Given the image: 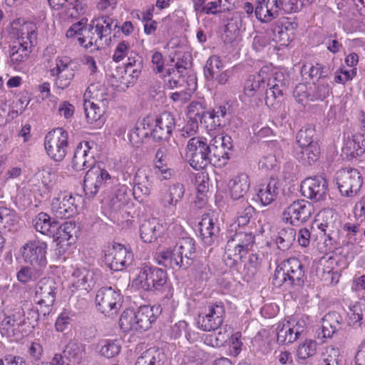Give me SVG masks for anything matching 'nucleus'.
<instances>
[{"instance_id": "nucleus-1", "label": "nucleus", "mask_w": 365, "mask_h": 365, "mask_svg": "<svg viewBox=\"0 0 365 365\" xmlns=\"http://www.w3.org/2000/svg\"><path fill=\"white\" fill-rule=\"evenodd\" d=\"M175 119L168 112L163 113L155 120V125H150L149 118L138 121L129 133V137H168L175 128Z\"/></svg>"}, {"instance_id": "nucleus-2", "label": "nucleus", "mask_w": 365, "mask_h": 365, "mask_svg": "<svg viewBox=\"0 0 365 365\" xmlns=\"http://www.w3.org/2000/svg\"><path fill=\"white\" fill-rule=\"evenodd\" d=\"M225 317L226 308L222 300L207 301L200 308L196 325L201 331H213L223 324Z\"/></svg>"}, {"instance_id": "nucleus-3", "label": "nucleus", "mask_w": 365, "mask_h": 365, "mask_svg": "<svg viewBox=\"0 0 365 365\" xmlns=\"http://www.w3.org/2000/svg\"><path fill=\"white\" fill-rule=\"evenodd\" d=\"M305 279L301 261L297 257H290L276 268L274 284L277 286L287 284L289 287H301Z\"/></svg>"}, {"instance_id": "nucleus-4", "label": "nucleus", "mask_w": 365, "mask_h": 365, "mask_svg": "<svg viewBox=\"0 0 365 365\" xmlns=\"http://www.w3.org/2000/svg\"><path fill=\"white\" fill-rule=\"evenodd\" d=\"M57 291L56 282L50 277L42 278L36 284L34 302L40 307V312L43 317L48 316L52 312Z\"/></svg>"}, {"instance_id": "nucleus-5", "label": "nucleus", "mask_w": 365, "mask_h": 365, "mask_svg": "<svg viewBox=\"0 0 365 365\" xmlns=\"http://www.w3.org/2000/svg\"><path fill=\"white\" fill-rule=\"evenodd\" d=\"M201 103L193 101L187 107V113L190 118H200L201 123L207 130H214L225 122L227 108L225 106L215 107L212 110L203 112Z\"/></svg>"}, {"instance_id": "nucleus-6", "label": "nucleus", "mask_w": 365, "mask_h": 365, "mask_svg": "<svg viewBox=\"0 0 365 365\" xmlns=\"http://www.w3.org/2000/svg\"><path fill=\"white\" fill-rule=\"evenodd\" d=\"M190 165L196 170L205 169L212 163L207 138H190L185 153Z\"/></svg>"}, {"instance_id": "nucleus-7", "label": "nucleus", "mask_w": 365, "mask_h": 365, "mask_svg": "<svg viewBox=\"0 0 365 365\" xmlns=\"http://www.w3.org/2000/svg\"><path fill=\"white\" fill-rule=\"evenodd\" d=\"M274 76V80L282 77V73L277 71L272 65H266L261 68L257 73L250 75L245 83L244 93L248 97H253L262 93L267 82L271 81V76Z\"/></svg>"}, {"instance_id": "nucleus-8", "label": "nucleus", "mask_w": 365, "mask_h": 365, "mask_svg": "<svg viewBox=\"0 0 365 365\" xmlns=\"http://www.w3.org/2000/svg\"><path fill=\"white\" fill-rule=\"evenodd\" d=\"M168 279L165 271L157 267H143L133 284L145 291H155L161 289Z\"/></svg>"}, {"instance_id": "nucleus-9", "label": "nucleus", "mask_w": 365, "mask_h": 365, "mask_svg": "<svg viewBox=\"0 0 365 365\" xmlns=\"http://www.w3.org/2000/svg\"><path fill=\"white\" fill-rule=\"evenodd\" d=\"M336 183L341 195L352 197L360 190L363 178L357 169L345 168L337 173Z\"/></svg>"}, {"instance_id": "nucleus-10", "label": "nucleus", "mask_w": 365, "mask_h": 365, "mask_svg": "<svg viewBox=\"0 0 365 365\" xmlns=\"http://www.w3.org/2000/svg\"><path fill=\"white\" fill-rule=\"evenodd\" d=\"M75 197L66 190H59L52 198L51 210L58 219H68L77 212Z\"/></svg>"}, {"instance_id": "nucleus-11", "label": "nucleus", "mask_w": 365, "mask_h": 365, "mask_svg": "<svg viewBox=\"0 0 365 365\" xmlns=\"http://www.w3.org/2000/svg\"><path fill=\"white\" fill-rule=\"evenodd\" d=\"M123 297L120 291L112 287L101 288L96 296V304L98 311L105 315L116 314L121 307Z\"/></svg>"}, {"instance_id": "nucleus-12", "label": "nucleus", "mask_w": 365, "mask_h": 365, "mask_svg": "<svg viewBox=\"0 0 365 365\" xmlns=\"http://www.w3.org/2000/svg\"><path fill=\"white\" fill-rule=\"evenodd\" d=\"M71 63L69 57L58 56L55 60V66L49 70L50 76L56 78L54 87L57 89L63 91L71 85L75 76Z\"/></svg>"}, {"instance_id": "nucleus-13", "label": "nucleus", "mask_w": 365, "mask_h": 365, "mask_svg": "<svg viewBox=\"0 0 365 365\" xmlns=\"http://www.w3.org/2000/svg\"><path fill=\"white\" fill-rule=\"evenodd\" d=\"M47 244L39 240L28 241L21 250V255L26 263L43 269L47 265Z\"/></svg>"}, {"instance_id": "nucleus-14", "label": "nucleus", "mask_w": 365, "mask_h": 365, "mask_svg": "<svg viewBox=\"0 0 365 365\" xmlns=\"http://www.w3.org/2000/svg\"><path fill=\"white\" fill-rule=\"evenodd\" d=\"M314 212L313 205L304 200H298L287 206L283 211V220L295 225L306 222Z\"/></svg>"}, {"instance_id": "nucleus-15", "label": "nucleus", "mask_w": 365, "mask_h": 365, "mask_svg": "<svg viewBox=\"0 0 365 365\" xmlns=\"http://www.w3.org/2000/svg\"><path fill=\"white\" fill-rule=\"evenodd\" d=\"M303 322L292 318L279 321L276 327L277 341L279 344H289L294 342L304 330Z\"/></svg>"}, {"instance_id": "nucleus-16", "label": "nucleus", "mask_w": 365, "mask_h": 365, "mask_svg": "<svg viewBox=\"0 0 365 365\" xmlns=\"http://www.w3.org/2000/svg\"><path fill=\"white\" fill-rule=\"evenodd\" d=\"M301 191L308 199L314 201L322 200L328 192V182L322 175L307 178L301 183Z\"/></svg>"}, {"instance_id": "nucleus-17", "label": "nucleus", "mask_w": 365, "mask_h": 365, "mask_svg": "<svg viewBox=\"0 0 365 365\" xmlns=\"http://www.w3.org/2000/svg\"><path fill=\"white\" fill-rule=\"evenodd\" d=\"M87 19L83 18L77 23L73 24L66 31L67 38H73L78 36L79 44L86 48L93 46L99 47L98 41L99 38L92 31V29H87Z\"/></svg>"}, {"instance_id": "nucleus-18", "label": "nucleus", "mask_w": 365, "mask_h": 365, "mask_svg": "<svg viewBox=\"0 0 365 365\" xmlns=\"http://www.w3.org/2000/svg\"><path fill=\"white\" fill-rule=\"evenodd\" d=\"M296 158L308 164L316 162L320 155V148L312 138H299L294 146Z\"/></svg>"}, {"instance_id": "nucleus-19", "label": "nucleus", "mask_w": 365, "mask_h": 365, "mask_svg": "<svg viewBox=\"0 0 365 365\" xmlns=\"http://www.w3.org/2000/svg\"><path fill=\"white\" fill-rule=\"evenodd\" d=\"M96 143L92 140L80 142L74 152L71 166L76 171L83 170L90 166L89 160L93 158V150L96 148Z\"/></svg>"}, {"instance_id": "nucleus-20", "label": "nucleus", "mask_w": 365, "mask_h": 365, "mask_svg": "<svg viewBox=\"0 0 365 365\" xmlns=\"http://www.w3.org/2000/svg\"><path fill=\"white\" fill-rule=\"evenodd\" d=\"M50 7L58 12L65 19H76L86 11V4L83 1L76 0L74 3L68 0H48Z\"/></svg>"}, {"instance_id": "nucleus-21", "label": "nucleus", "mask_w": 365, "mask_h": 365, "mask_svg": "<svg viewBox=\"0 0 365 365\" xmlns=\"http://www.w3.org/2000/svg\"><path fill=\"white\" fill-rule=\"evenodd\" d=\"M131 256V253L123 245L114 244L105 255V262L110 269L121 271L125 269Z\"/></svg>"}, {"instance_id": "nucleus-22", "label": "nucleus", "mask_w": 365, "mask_h": 365, "mask_svg": "<svg viewBox=\"0 0 365 365\" xmlns=\"http://www.w3.org/2000/svg\"><path fill=\"white\" fill-rule=\"evenodd\" d=\"M232 138H212L209 145V155L215 166L226 164L229 159V152L232 145L230 140Z\"/></svg>"}, {"instance_id": "nucleus-23", "label": "nucleus", "mask_w": 365, "mask_h": 365, "mask_svg": "<svg viewBox=\"0 0 365 365\" xmlns=\"http://www.w3.org/2000/svg\"><path fill=\"white\" fill-rule=\"evenodd\" d=\"M217 222V218L210 213L204 214L199 222L200 236L207 246L212 245L218 237L220 227Z\"/></svg>"}, {"instance_id": "nucleus-24", "label": "nucleus", "mask_w": 365, "mask_h": 365, "mask_svg": "<svg viewBox=\"0 0 365 365\" xmlns=\"http://www.w3.org/2000/svg\"><path fill=\"white\" fill-rule=\"evenodd\" d=\"M110 178V176L106 170L99 168H91L84 177V190L87 194L94 195L103 183Z\"/></svg>"}, {"instance_id": "nucleus-25", "label": "nucleus", "mask_w": 365, "mask_h": 365, "mask_svg": "<svg viewBox=\"0 0 365 365\" xmlns=\"http://www.w3.org/2000/svg\"><path fill=\"white\" fill-rule=\"evenodd\" d=\"M69 284L72 292L85 290L88 292L95 285L93 273L84 267L77 268L70 277Z\"/></svg>"}, {"instance_id": "nucleus-26", "label": "nucleus", "mask_w": 365, "mask_h": 365, "mask_svg": "<svg viewBox=\"0 0 365 365\" xmlns=\"http://www.w3.org/2000/svg\"><path fill=\"white\" fill-rule=\"evenodd\" d=\"M11 33L16 36L18 41H28V44L31 46L36 37V26L32 22L17 19L11 24Z\"/></svg>"}, {"instance_id": "nucleus-27", "label": "nucleus", "mask_w": 365, "mask_h": 365, "mask_svg": "<svg viewBox=\"0 0 365 365\" xmlns=\"http://www.w3.org/2000/svg\"><path fill=\"white\" fill-rule=\"evenodd\" d=\"M154 259L158 264L175 270H178L182 267H185L182 257L178 256L175 247L157 252Z\"/></svg>"}, {"instance_id": "nucleus-28", "label": "nucleus", "mask_w": 365, "mask_h": 365, "mask_svg": "<svg viewBox=\"0 0 365 365\" xmlns=\"http://www.w3.org/2000/svg\"><path fill=\"white\" fill-rule=\"evenodd\" d=\"M227 186L230 195L233 200L243 198L250 187V178L245 173H238L229 180Z\"/></svg>"}, {"instance_id": "nucleus-29", "label": "nucleus", "mask_w": 365, "mask_h": 365, "mask_svg": "<svg viewBox=\"0 0 365 365\" xmlns=\"http://www.w3.org/2000/svg\"><path fill=\"white\" fill-rule=\"evenodd\" d=\"M281 184L277 178H270L268 182L262 184L257 192V197L264 206L272 204L278 197Z\"/></svg>"}, {"instance_id": "nucleus-30", "label": "nucleus", "mask_w": 365, "mask_h": 365, "mask_svg": "<svg viewBox=\"0 0 365 365\" xmlns=\"http://www.w3.org/2000/svg\"><path fill=\"white\" fill-rule=\"evenodd\" d=\"M184 195V185L180 182L173 183L161 192L160 203L164 207H175Z\"/></svg>"}, {"instance_id": "nucleus-31", "label": "nucleus", "mask_w": 365, "mask_h": 365, "mask_svg": "<svg viewBox=\"0 0 365 365\" xmlns=\"http://www.w3.org/2000/svg\"><path fill=\"white\" fill-rule=\"evenodd\" d=\"M44 146L48 155L55 161L63 160L67 153V138H46Z\"/></svg>"}, {"instance_id": "nucleus-32", "label": "nucleus", "mask_w": 365, "mask_h": 365, "mask_svg": "<svg viewBox=\"0 0 365 365\" xmlns=\"http://www.w3.org/2000/svg\"><path fill=\"white\" fill-rule=\"evenodd\" d=\"M175 252L178 256L182 257L185 267L190 265L196 257V244L194 239L191 237H184L179 240L178 243L175 246Z\"/></svg>"}, {"instance_id": "nucleus-33", "label": "nucleus", "mask_w": 365, "mask_h": 365, "mask_svg": "<svg viewBox=\"0 0 365 365\" xmlns=\"http://www.w3.org/2000/svg\"><path fill=\"white\" fill-rule=\"evenodd\" d=\"M246 255L243 249H241V246L232 237L229 238L224 255L226 264L229 267H234L240 262Z\"/></svg>"}, {"instance_id": "nucleus-34", "label": "nucleus", "mask_w": 365, "mask_h": 365, "mask_svg": "<svg viewBox=\"0 0 365 365\" xmlns=\"http://www.w3.org/2000/svg\"><path fill=\"white\" fill-rule=\"evenodd\" d=\"M342 317L336 312H330L322 319V332L323 337L331 338L341 329Z\"/></svg>"}, {"instance_id": "nucleus-35", "label": "nucleus", "mask_w": 365, "mask_h": 365, "mask_svg": "<svg viewBox=\"0 0 365 365\" xmlns=\"http://www.w3.org/2000/svg\"><path fill=\"white\" fill-rule=\"evenodd\" d=\"M162 229V225L156 220H145L140 227V238L145 243H151L160 235Z\"/></svg>"}, {"instance_id": "nucleus-36", "label": "nucleus", "mask_w": 365, "mask_h": 365, "mask_svg": "<svg viewBox=\"0 0 365 365\" xmlns=\"http://www.w3.org/2000/svg\"><path fill=\"white\" fill-rule=\"evenodd\" d=\"M114 20L108 16H102L93 19L90 27L94 29L98 38L99 41H102L103 38H107L111 34V31L113 27H116V25H113Z\"/></svg>"}, {"instance_id": "nucleus-37", "label": "nucleus", "mask_w": 365, "mask_h": 365, "mask_svg": "<svg viewBox=\"0 0 365 365\" xmlns=\"http://www.w3.org/2000/svg\"><path fill=\"white\" fill-rule=\"evenodd\" d=\"M30 53L28 41H18L11 48L10 61L12 66L15 68L20 67L29 58Z\"/></svg>"}, {"instance_id": "nucleus-38", "label": "nucleus", "mask_w": 365, "mask_h": 365, "mask_svg": "<svg viewBox=\"0 0 365 365\" xmlns=\"http://www.w3.org/2000/svg\"><path fill=\"white\" fill-rule=\"evenodd\" d=\"M165 355L160 349L152 347L138 357L135 364L137 365H164Z\"/></svg>"}, {"instance_id": "nucleus-39", "label": "nucleus", "mask_w": 365, "mask_h": 365, "mask_svg": "<svg viewBox=\"0 0 365 365\" xmlns=\"http://www.w3.org/2000/svg\"><path fill=\"white\" fill-rule=\"evenodd\" d=\"M36 230L50 237H55L56 223L51 222L50 216L46 212H40L34 220Z\"/></svg>"}, {"instance_id": "nucleus-40", "label": "nucleus", "mask_w": 365, "mask_h": 365, "mask_svg": "<svg viewBox=\"0 0 365 365\" xmlns=\"http://www.w3.org/2000/svg\"><path fill=\"white\" fill-rule=\"evenodd\" d=\"M154 309V307L145 305L140 307L137 312H135L140 331L148 330L152 323L155 322L157 316Z\"/></svg>"}, {"instance_id": "nucleus-41", "label": "nucleus", "mask_w": 365, "mask_h": 365, "mask_svg": "<svg viewBox=\"0 0 365 365\" xmlns=\"http://www.w3.org/2000/svg\"><path fill=\"white\" fill-rule=\"evenodd\" d=\"M76 224L72 222H65L61 224L55 230V239L62 243L68 242L67 245H69L75 242L73 235L76 232Z\"/></svg>"}, {"instance_id": "nucleus-42", "label": "nucleus", "mask_w": 365, "mask_h": 365, "mask_svg": "<svg viewBox=\"0 0 365 365\" xmlns=\"http://www.w3.org/2000/svg\"><path fill=\"white\" fill-rule=\"evenodd\" d=\"M295 237V230L292 227H285L279 230L274 241L278 249L284 251L290 248Z\"/></svg>"}, {"instance_id": "nucleus-43", "label": "nucleus", "mask_w": 365, "mask_h": 365, "mask_svg": "<svg viewBox=\"0 0 365 365\" xmlns=\"http://www.w3.org/2000/svg\"><path fill=\"white\" fill-rule=\"evenodd\" d=\"M342 151L352 158L362 155L365 152V138H344Z\"/></svg>"}, {"instance_id": "nucleus-44", "label": "nucleus", "mask_w": 365, "mask_h": 365, "mask_svg": "<svg viewBox=\"0 0 365 365\" xmlns=\"http://www.w3.org/2000/svg\"><path fill=\"white\" fill-rule=\"evenodd\" d=\"M107 97V88L100 82L90 84L84 93V100H95L98 102H103Z\"/></svg>"}, {"instance_id": "nucleus-45", "label": "nucleus", "mask_w": 365, "mask_h": 365, "mask_svg": "<svg viewBox=\"0 0 365 365\" xmlns=\"http://www.w3.org/2000/svg\"><path fill=\"white\" fill-rule=\"evenodd\" d=\"M83 107L87 123L91 125L93 124L99 125L101 123V117L103 116V111L101 108L96 103L89 100H84Z\"/></svg>"}, {"instance_id": "nucleus-46", "label": "nucleus", "mask_w": 365, "mask_h": 365, "mask_svg": "<svg viewBox=\"0 0 365 365\" xmlns=\"http://www.w3.org/2000/svg\"><path fill=\"white\" fill-rule=\"evenodd\" d=\"M119 326L123 332L140 331L135 312L132 309L123 312L119 319Z\"/></svg>"}, {"instance_id": "nucleus-47", "label": "nucleus", "mask_w": 365, "mask_h": 365, "mask_svg": "<svg viewBox=\"0 0 365 365\" xmlns=\"http://www.w3.org/2000/svg\"><path fill=\"white\" fill-rule=\"evenodd\" d=\"M101 356L108 359L113 358L120 352L121 346L117 340L104 339L98 344Z\"/></svg>"}, {"instance_id": "nucleus-48", "label": "nucleus", "mask_w": 365, "mask_h": 365, "mask_svg": "<svg viewBox=\"0 0 365 365\" xmlns=\"http://www.w3.org/2000/svg\"><path fill=\"white\" fill-rule=\"evenodd\" d=\"M43 269L38 267L25 266L19 269L16 274V277L20 282L26 284L39 278L43 274Z\"/></svg>"}, {"instance_id": "nucleus-49", "label": "nucleus", "mask_w": 365, "mask_h": 365, "mask_svg": "<svg viewBox=\"0 0 365 365\" xmlns=\"http://www.w3.org/2000/svg\"><path fill=\"white\" fill-rule=\"evenodd\" d=\"M266 86H270L269 91H267L266 92L265 97L266 103H268L270 98L274 100L283 96V76L278 77L276 80H274V76H271V81L269 82H267Z\"/></svg>"}, {"instance_id": "nucleus-50", "label": "nucleus", "mask_w": 365, "mask_h": 365, "mask_svg": "<svg viewBox=\"0 0 365 365\" xmlns=\"http://www.w3.org/2000/svg\"><path fill=\"white\" fill-rule=\"evenodd\" d=\"M349 319L353 323H362L365 321V296L360 298L349 307Z\"/></svg>"}, {"instance_id": "nucleus-51", "label": "nucleus", "mask_w": 365, "mask_h": 365, "mask_svg": "<svg viewBox=\"0 0 365 365\" xmlns=\"http://www.w3.org/2000/svg\"><path fill=\"white\" fill-rule=\"evenodd\" d=\"M64 353L68 360L66 365H82L84 351L78 345L67 346Z\"/></svg>"}, {"instance_id": "nucleus-52", "label": "nucleus", "mask_w": 365, "mask_h": 365, "mask_svg": "<svg viewBox=\"0 0 365 365\" xmlns=\"http://www.w3.org/2000/svg\"><path fill=\"white\" fill-rule=\"evenodd\" d=\"M232 237L241 246L246 255L252 249L255 243V237L252 232H237Z\"/></svg>"}, {"instance_id": "nucleus-53", "label": "nucleus", "mask_w": 365, "mask_h": 365, "mask_svg": "<svg viewBox=\"0 0 365 365\" xmlns=\"http://www.w3.org/2000/svg\"><path fill=\"white\" fill-rule=\"evenodd\" d=\"M302 73L304 76L307 75L310 79H319L327 76V70L322 64L316 63L315 64L304 65L302 68Z\"/></svg>"}, {"instance_id": "nucleus-54", "label": "nucleus", "mask_w": 365, "mask_h": 365, "mask_svg": "<svg viewBox=\"0 0 365 365\" xmlns=\"http://www.w3.org/2000/svg\"><path fill=\"white\" fill-rule=\"evenodd\" d=\"M312 89L309 84L299 83L293 91V96L297 103L304 106L308 101H311Z\"/></svg>"}, {"instance_id": "nucleus-55", "label": "nucleus", "mask_w": 365, "mask_h": 365, "mask_svg": "<svg viewBox=\"0 0 365 365\" xmlns=\"http://www.w3.org/2000/svg\"><path fill=\"white\" fill-rule=\"evenodd\" d=\"M339 349L334 346H328L322 354L319 365H338Z\"/></svg>"}, {"instance_id": "nucleus-56", "label": "nucleus", "mask_w": 365, "mask_h": 365, "mask_svg": "<svg viewBox=\"0 0 365 365\" xmlns=\"http://www.w3.org/2000/svg\"><path fill=\"white\" fill-rule=\"evenodd\" d=\"M317 344L314 341L307 339L300 344L297 349V356L301 359H307L315 354Z\"/></svg>"}, {"instance_id": "nucleus-57", "label": "nucleus", "mask_w": 365, "mask_h": 365, "mask_svg": "<svg viewBox=\"0 0 365 365\" xmlns=\"http://www.w3.org/2000/svg\"><path fill=\"white\" fill-rule=\"evenodd\" d=\"M312 88L311 90L312 96L311 101H322L326 98L330 92V88L327 83L312 84L310 85Z\"/></svg>"}, {"instance_id": "nucleus-58", "label": "nucleus", "mask_w": 365, "mask_h": 365, "mask_svg": "<svg viewBox=\"0 0 365 365\" xmlns=\"http://www.w3.org/2000/svg\"><path fill=\"white\" fill-rule=\"evenodd\" d=\"M132 52L130 44L127 41H121L116 46L113 54V61L118 63L123 61Z\"/></svg>"}, {"instance_id": "nucleus-59", "label": "nucleus", "mask_w": 365, "mask_h": 365, "mask_svg": "<svg viewBox=\"0 0 365 365\" xmlns=\"http://www.w3.org/2000/svg\"><path fill=\"white\" fill-rule=\"evenodd\" d=\"M327 213L328 212L325 210L319 212L317 215L315 222L317 223L318 229L320 230L323 235L327 237V239L324 240V243L326 244V246H332L333 239L330 236L329 233H327L329 227V224L327 222H320L321 220H324V218L326 217Z\"/></svg>"}, {"instance_id": "nucleus-60", "label": "nucleus", "mask_w": 365, "mask_h": 365, "mask_svg": "<svg viewBox=\"0 0 365 365\" xmlns=\"http://www.w3.org/2000/svg\"><path fill=\"white\" fill-rule=\"evenodd\" d=\"M14 211L5 207H0V230L6 229L15 221Z\"/></svg>"}, {"instance_id": "nucleus-61", "label": "nucleus", "mask_w": 365, "mask_h": 365, "mask_svg": "<svg viewBox=\"0 0 365 365\" xmlns=\"http://www.w3.org/2000/svg\"><path fill=\"white\" fill-rule=\"evenodd\" d=\"M17 324L14 316H5L0 322V332L2 336H10Z\"/></svg>"}, {"instance_id": "nucleus-62", "label": "nucleus", "mask_w": 365, "mask_h": 365, "mask_svg": "<svg viewBox=\"0 0 365 365\" xmlns=\"http://www.w3.org/2000/svg\"><path fill=\"white\" fill-rule=\"evenodd\" d=\"M357 68H351L350 71L340 68L335 72L334 81L337 83L344 84L346 82L351 81L356 75Z\"/></svg>"}, {"instance_id": "nucleus-63", "label": "nucleus", "mask_w": 365, "mask_h": 365, "mask_svg": "<svg viewBox=\"0 0 365 365\" xmlns=\"http://www.w3.org/2000/svg\"><path fill=\"white\" fill-rule=\"evenodd\" d=\"M232 0H213L205 4V8L203 14H215L217 12V9L223 8V9H229V6L226 4H231Z\"/></svg>"}, {"instance_id": "nucleus-64", "label": "nucleus", "mask_w": 365, "mask_h": 365, "mask_svg": "<svg viewBox=\"0 0 365 365\" xmlns=\"http://www.w3.org/2000/svg\"><path fill=\"white\" fill-rule=\"evenodd\" d=\"M209 185L208 174L206 172L198 173L195 177V185L198 192L207 191Z\"/></svg>"}]
</instances>
